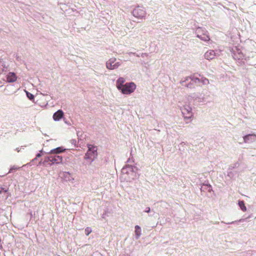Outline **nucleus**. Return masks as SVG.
<instances>
[{"label": "nucleus", "mask_w": 256, "mask_h": 256, "mask_svg": "<svg viewBox=\"0 0 256 256\" xmlns=\"http://www.w3.org/2000/svg\"><path fill=\"white\" fill-rule=\"evenodd\" d=\"M180 82L183 86L190 88H194L196 86H200V78L192 76L186 78L184 80H182Z\"/></svg>", "instance_id": "obj_1"}, {"label": "nucleus", "mask_w": 256, "mask_h": 256, "mask_svg": "<svg viewBox=\"0 0 256 256\" xmlns=\"http://www.w3.org/2000/svg\"><path fill=\"white\" fill-rule=\"evenodd\" d=\"M88 151L86 153L84 158L85 160H89L91 164L98 156L97 147L92 144H88Z\"/></svg>", "instance_id": "obj_2"}, {"label": "nucleus", "mask_w": 256, "mask_h": 256, "mask_svg": "<svg viewBox=\"0 0 256 256\" xmlns=\"http://www.w3.org/2000/svg\"><path fill=\"white\" fill-rule=\"evenodd\" d=\"M138 168L136 166L127 164L122 168V172L123 174L130 175V178L134 180L137 178L136 172Z\"/></svg>", "instance_id": "obj_3"}, {"label": "nucleus", "mask_w": 256, "mask_h": 256, "mask_svg": "<svg viewBox=\"0 0 256 256\" xmlns=\"http://www.w3.org/2000/svg\"><path fill=\"white\" fill-rule=\"evenodd\" d=\"M136 88V85L133 82H126L124 86L119 90L124 94H132Z\"/></svg>", "instance_id": "obj_4"}, {"label": "nucleus", "mask_w": 256, "mask_h": 256, "mask_svg": "<svg viewBox=\"0 0 256 256\" xmlns=\"http://www.w3.org/2000/svg\"><path fill=\"white\" fill-rule=\"evenodd\" d=\"M196 36L203 41L208 42L210 40L208 32L204 28H198L196 30Z\"/></svg>", "instance_id": "obj_5"}, {"label": "nucleus", "mask_w": 256, "mask_h": 256, "mask_svg": "<svg viewBox=\"0 0 256 256\" xmlns=\"http://www.w3.org/2000/svg\"><path fill=\"white\" fill-rule=\"evenodd\" d=\"M185 120L190 119L193 116L192 108L189 105H185L180 108Z\"/></svg>", "instance_id": "obj_6"}, {"label": "nucleus", "mask_w": 256, "mask_h": 256, "mask_svg": "<svg viewBox=\"0 0 256 256\" xmlns=\"http://www.w3.org/2000/svg\"><path fill=\"white\" fill-rule=\"evenodd\" d=\"M189 100H194L196 102H206L204 96L202 94L200 93H193L188 96V98Z\"/></svg>", "instance_id": "obj_7"}, {"label": "nucleus", "mask_w": 256, "mask_h": 256, "mask_svg": "<svg viewBox=\"0 0 256 256\" xmlns=\"http://www.w3.org/2000/svg\"><path fill=\"white\" fill-rule=\"evenodd\" d=\"M132 15L138 18L142 19L145 17L146 12L142 8L138 6L132 12Z\"/></svg>", "instance_id": "obj_8"}, {"label": "nucleus", "mask_w": 256, "mask_h": 256, "mask_svg": "<svg viewBox=\"0 0 256 256\" xmlns=\"http://www.w3.org/2000/svg\"><path fill=\"white\" fill-rule=\"evenodd\" d=\"M120 65V62H116L114 58H110L106 63V68L111 70L117 68Z\"/></svg>", "instance_id": "obj_9"}, {"label": "nucleus", "mask_w": 256, "mask_h": 256, "mask_svg": "<svg viewBox=\"0 0 256 256\" xmlns=\"http://www.w3.org/2000/svg\"><path fill=\"white\" fill-rule=\"evenodd\" d=\"M47 154H49L50 160V166H52L54 164H60L62 162V157L59 155L53 154L50 153V152H47Z\"/></svg>", "instance_id": "obj_10"}, {"label": "nucleus", "mask_w": 256, "mask_h": 256, "mask_svg": "<svg viewBox=\"0 0 256 256\" xmlns=\"http://www.w3.org/2000/svg\"><path fill=\"white\" fill-rule=\"evenodd\" d=\"M244 141L246 143L251 144L256 141V134H248L243 137Z\"/></svg>", "instance_id": "obj_11"}, {"label": "nucleus", "mask_w": 256, "mask_h": 256, "mask_svg": "<svg viewBox=\"0 0 256 256\" xmlns=\"http://www.w3.org/2000/svg\"><path fill=\"white\" fill-rule=\"evenodd\" d=\"M6 82H14L17 80V76L14 72H10L6 76Z\"/></svg>", "instance_id": "obj_12"}, {"label": "nucleus", "mask_w": 256, "mask_h": 256, "mask_svg": "<svg viewBox=\"0 0 256 256\" xmlns=\"http://www.w3.org/2000/svg\"><path fill=\"white\" fill-rule=\"evenodd\" d=\"M216 56V53L213 50H208L204 54V58L208 60H211Z\"/></svg>", "instance_id": "obj_13"}, {"label": "nucleus", "mask_w": 256, "mask_h": 256, "mask_svg": "<svg viewBox=\"0 0 256 256\" xmlns=\"http://www.w3.org/2000/svg\"><path fill=\"white\" fill-rule=\"evenodd\" d=\"M64 116V112L61 110H58L55 112L53 115V118L54 121H59Z\"/></svg>", "instance_id": "obj_14"}, {"label": "nucleus", "mask_w": 256, "mask_h": 256, "mask_svg": "<svg viewBox=\"0 0 256 256\" xmlns=\"http://www.w3.org/2000/svg\"><path fill=\"white\" fill-rule=\"evenodd\" d=\"M125 79L122 77H120L117 80L116 82V86L118 90H121V88L124 86L125 84Z\"/></svg>", "instance_id": "obj_15"}, {"label": "nucleus", "mask_w": 256, "mask_h": 256, "mask_svg": "<svg viewBox=\"0 0 256 256\" xmlns=\"http://www.w3.org/2000/svg\"><path fill=\"white\" fill-rule=\"evenodd\" d=\"M66 150V149L64 148L62 146H60L52 149V150H50V153L51 154H53L54 155H58V154L65 152Z\"/></svg>", "instance_id": "obj_16"}, {"label": "nucleus", "mask_w": 256, "mask_h": 256, "mask_svg": "<svg viewBox=\"0 0 256 256\" xmlns=\"http://www.w3.org/2000/svg\"><path fill=\"white\" fill-rule=\"evenodd\" d=\"M200 190L202 192H205L207 190L208 192H211L212 190V187L209 184L204 183L201 186Z\"/></svg>", "instance_id": "obj_17"}, {"label": "nucleus", "mask_w": 256, "mask_h": 256, "mask_svg": "<svg viewBox=\"0 0 256 256\" xmlns=\"http://www.w3.org/2000/svg\"><path fill=\"white\" fill-rule=\"evenodd\" d=\"M135 238H136V240H138L141 234H142V233H141V228L139 226H135Z\"/></svg>", "instance_id": "obj_18"}, {"label": "nucleus", "mask_w": 256, "mask_h": 256, "mask_svg": "<svg viewBox=\"0 0 256 256\" xmlns=\"http://www.w3.org/2000/svg\"><path fill=\"white\" fill-rule=\"evenodd\" d=\"M62 176L66 178V180L71 181L74 178L71 176L69 172H64L62 174Z\"/></svg>", "instance_id": "obj_19"}, {"label": "nucleus", "mask_w": 256, "mask_h": 256, "mask_svg": "<svg viewBox=\"0 0 256 256\" xmlns=\"http://www.w3.org/2000/svg\"><path fill=\"white\" fill-rule=\"evenodd\" d=\"M238 204L242 210L243 212H246V208L245 206L244 202L243 200H239Z\"/></svg>", "instance_id": "obj_20"}, {"label": "nucleus", "mask_w": 256, "mask_h": 256, "mask_svg": "<svg viewBox=\"0 0 256 256\" xmlns=\"http://www.w3.org/2000/svg\"><path fill=\"white\" fill-rule=\"evenodd\" d=\"M238 55L237 56L235 52H234L233 54H232L233 58L235 60H236V59L240 60L241 58H242V57H243L242 54L241 52H238Z\"/></svg>", "instance_id": "obj_21"}, {"label": "nucleus", "mask_w": 256, "mask_h": 256, "mask_svg": "<svg viewBox=\"0 0 256 256\" xmlns=\"http://www.w3.org/2000/svg\"><path fill=\"white\" fill-rule=\"evenodd\" d=\"M43 160L45 166H47L48 165L50 166V160L49 154H48V155L46 156H45L44 159Z\"/></svg>", "instance_id": "obj_22"}, {"label": "nucleus", "mask_w": 256, "mask_h": 256, "mask_svg": "<svg viewBox=\"0 0 256 256\" xmlns=\"http://www.w3.org/2000/svg\"><path fill=\"white\" fill-rule=\"evenodd\" d=\"M240 166V164L238 162H236L234 164H232L228 168V170H232V169L238 167Z\"/></svg>", "instance_id": "obj_23"}, {"label": "nucleus", "mask_w": 256, "mask_h": 256, "mask_svg": "<svg viewBox=\"0 0 256 256\" xmlns=\"http://www.w3.org/2000/svg\"><path fill=\"white\" fill-rule=\"evenodd\" d=\"M26 96L30 100H34V96L32 94L27 91H26Z\"/></svg>", "instance_id": "obj_24"}, {"label": "nucleus", "mask_w": 256, "mask_h": 256, "mask_svg": "<svg viewBox=\"0 0 256 256\" xmlns=\"http://www.w3.org/2000/svg\"><path fill=\"white\" fill-rule=\"evenodd\" d=\"M244 219H240L238 220H235V221H233V222H227V223L225 222L224 221H222L221 223L226 224H234V223H236V222H244Z\"/></svg>", "instance_id": "obj_25"}, {"label": "nucleus", "mask_w": 256, "mask_h": 256, "mask_svg": "<svg viewBox=\"0 0 256 256\" xmlns=\"http://www.w3.org/2000/svg\"><path fill=\"white\" fill-rule=\"evenodd\" d=\"M200 80V83H202L203 84H208L209 83L208 80L206 78H202Z\"/></svg>", "instance_id": "obj_26"}, {"label": "nucleus", "mask_w": 256, "mask_h": 256, "mask_svg": "<svg viewBox=\"0 0 256 256\" xmlns=\"http://www.w3.org/2000/svg\"><path fill=\"white\" fill-rule=\"evenodd\" d=\"M43 152H44V151H43V150H40V152H38V154H36V158H34V159H33V160H32V162H34V161L35 160H36L37 158H40V157L42 156V154H43Z\"/></svg>", "instance_id": "obj_27"}, {"label": "nucleus", "mask_w": 256, "mask_h": 256, "mask_svg": "<svg viewBox=\"0 0 256 256\" xmlns=\"http://www.w3.org/2000/svg\"><path fill=\"white\" fill-rule=\"evenodd\" d=\"M76 134L78 138V141L82 140V132L80 130L76 131Z\"/></svg>", "instance_id": "obj_28"}, {"label": "nucleus", "mask_w": 256, "mask_h": 256, "mask_svg": "<svg viewBox=\"0 0 256 256\" xmlns=\"http://www.w3.org/2000/svg\"><path fill=\"white\" fill-rule=\"evenodd\" d=\"M91 232H92V228H90L87 227L85 229V234L86 236H88Z\"/></svg>", "instance_id": "obj_29"}, {"label": "nucleus", "mask_w": 256, "mask_h": 256, "mask_svg": "<svg viewBox=\"0 0 256 256\" xmlns=\"http://www.w3.org/2000/svg\"><path fill=\"white\" fill-rule=\"evenodd\" d=\"M18 169V168L17 166H14L10 168V170L8 174L12 172L14 170H16Z\"/></svg>", "instance_id": "obj_30"}, {"label": "nucleus", "mask_w": 256, "mask_h": 256, "mask_svg": "<svg viewBox=\"0 0 256 256\" xmlns=\"http://www.w3.org/2000/svg\"><path fill=\"white\" fill-rule=\"evenodd\" d=\"M70 143L74 146H76V140L75 139H72L70 140Z\"/></svg>", "instance_id": "obj_31"}, {"label": "nucleus", "mask_w": 256, "mask_h": 256, "mask_svg": "<svg viewBox=\"0 0 256 256\" xmlns=\"http://www.w3.org/2000/svg\"><path fill=\"white\" fill-rule=\"evenodd\" d=\"M228 176L230 178H232L233 176V174H232V170H228Z\"/></svg>", "instance_id": "obj_32"}, {"label": "nucleus", "mask_w": 256, "mask_h": 256, "mask_svg": "<svg viewBox=\"0 0 256 256\" xmlns=\"http://www.w3.org/2000/svg\"><path fill=\"white\" fill-rule=\"evenodd\" d=\"M45 166V164H44V160H41L39 162H38V166Z\"/></svg>", "instance_id": "obj_33"}, {"label": "nucleus", "mask_w": 256, "mask_h": 256, "mask_svg": "<svg viewBox=\"0 0 256 256\" xmlns=\"http://www.w3.org/2000/svg\"><path fill=\"white\" fill-rule=\"evenodd\" d=\"M144 212L147 213L150 212V207L146 208Z\"/></svg>", "instance_id": "obj_34"}, {"label": "nucleus", "mask_w": 256, "mask_h": 256, "mask_svg": "<svg viewBox=\"0 0 256 256\" xmlns=\"http://www.w3.org/2000/svg\"><path fill=\"white\" fill-rule=\"evenodd\" d=\"M186 144V143L185 142H182L180 144V145L182 146H184V145H185Z\"/></svg>", "instance_id": "obj_35"}, {"label": "nucleus", "mask_w": 256, "mask_h": 256, "mask_svg": "<svg viewBox=\"0 0 256 256\" xmlns=\"http://www.w3.org/2000/svg\"><path fill=\"white\" fill-rule=\"evenodd\" d=\"M29 214H30V218H32V212L30 211V212L29 213Z\"/></svg>", "instance_id": "obj_36"}, {"label": "nucleus", "mask_w": 256, "mask_h": 256, "mask_svg": "<svg viewBox=\"0 0 256 256\" xmlns=\"http://www.w3.org/2000/svg\"><path fill=\"white\" fill-rule=\"evenodd\" d=\"M127 162H130V159L128 158V160H127Z\"/></svg>", "instance_id": "obj_37"}, {"label": "nucleus", "mask_w": 256, "mask_h": 256, "mask_svg": "<svg viewBox=\"0 0 256 256\" xmlns=\"http://www.w3.org/2000/svg\"><path fill=\"white\" fill-rule=\"evenodd\" d=\"M8 197V195L6 196V199Z\"/></svg>", "instance_id": "obj_38"}, {"label": "nucleus", "mask_w": 256, "mask_h": 256, "mask_svg": "<svg viewBox=\"0 0 256 256\" xmlns=\"http://www.w3.org/2000/svg\"><path fill=\"white\" fill-rule=\"evenodd\" d=\"M218 223H219L218 222H216L215 224H218Z\"/></svg>", "instance_id": "obj_39"}, {"label": "nucleus", "mask_w": 256, "mask_h": 256, "mask_svg": "<svg viewBox=\"0 0 256 256\" xmlns=\"http://www.w3.org/2000/svg\"><path fill=\"white\" fill-rule=\"evenodd\" d=\"M0 176V177H1V176Z\"/></svg>", "instance_id": "obj_40"}]
</instances>
